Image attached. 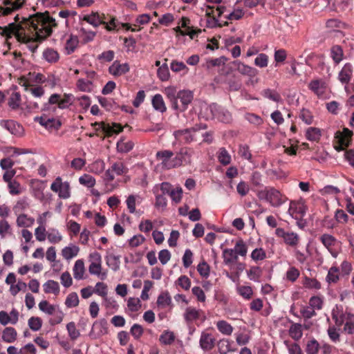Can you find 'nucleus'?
<instances>
[{"label":"nucleus","mask_w":354,"mask_h":354,"mask_svg":"<svg viewBox=\"0 0 354 354\" xmlns=\"http://www.w3.org/2000/svg\"><path fill=\"white\" fill-rule=\"evenodd\" d=\"M23 22L36 31L35 38L26 35L21 25H17L15 23H10L5 26L3 29V35L8 39L11 38L12 35H14L17 41L21 43H41L52 35L53 28L57 26L55 19L50 16L48 11L37 12L28 18L23 17Z\"/></svg>","instance_id":"obj_1"},{"label":"nucleus","mask_w":354,"mask_h":354,"mask_svg":"<svg viewBox=\"0 0 354 354\" xmlns=\"http://www.w3.org/2000/svg\"><path fill=\"white\" fill-rule=\"evenodd\" d=\"M71 94H64V97L61 98V95L57 93L52 94L48 102L45 103L41 109V111L47 112L48 113H55L57 111V106H53L57 104V107L61 109H67L72 104Z\"/></svg>","instance_id":"obj_2"},{"label":"nucleus","mask_w":354,"mask_h":354,"mask_svg":"<svg viewBox=\"0 0 354 354\" xmlns=\"http://www.w3.org/2000/svg\"><path fill=\"white\" fill-rule=\"evenodd\" d=\"M194 94L189 90H181L178 92L176 100L171 108L179 112H183L187 109L188 105L192 102Z\"/></svg>","instance_id":"obj_3"},{"label":"nucleus","mask_w":354,"mask_h":354,"mask_svg":"<svg viewBox=\"0 0 354 354\" xmlns=\"http://www.w3.org/2000/svg\"><path fill=\"white\" fill-rule=\"evenodd\" d=\"M208 109L211 113V119H216L218 122L225 124L230 123L232 120L231 113L227 109L216 103L209 104Z\"/></svg>","instance_id":"obj_4"},{"label":"nucleus","mask_w":354,"mask_h":354,"mask_svg":"<svg viewBox=\"0 0 354 354\" xmlns=\"http://www.w3.org/2000/svg\"><path fill=\"white\" fill-rule=\"evenodd\" d=\"M194 153V150L189 147H183L176 153L173 162H174L175 168L179 167L183 165H190L192 157Z\"/></svg>","instance_id":"obj_5"},{"label":"nucleus","mask_w":354,"mask_h":354,"mask_svg":"<svg viewBox=\"0 0 354 354\" xmlns=\"http://www.w3.org/2000/svg\"><path fill=\"white\" fill-rule=\"evenodd\" d=\"M173 151L170 150H161L156 153V159L161 160L162 167L165 169H171L175 168L174 162H173Z\"/></svg>","instance_id":"obj_6"},{"label":"nucleus","mask_w":354,"mask_h":354,"mask_svg":"<svg viewBox=\"0 0 354 354\" xmlns=\"http://www.w3.org/2000/svg\"><path fill=\"white\" fill-rule=\"evenodd\" d=\"M275 234L279 237L283 238L285 243L290 246L295 247L299 243V237L295 232H286L283 228L279 227L276 229Z\"/></svg>","instance_id":"obj_7"},{"label":"nucleus","mask_w":354,"mask_h":354,"mask_svg":"<svg viewBox=\"0 0 354 354\" xmlns=\"http://www.w3.org/2000/svg\"><path fill=\"white\" fill-rule=\"evenodd\" d=\"M216 344V339L212 334L203 331L199 339L201 348L204 351H209L214 348Z\"/></svg>","instance_id":"obj_8"},{"label":"nucleus","mask_w":354,"mask_h":354,"mask_svg":"<svg viewBox=\"0 0 354 354\" xmlns=\"http://www.w3.org/2000/svg\"><path fill=\"white\" fill-rule=\"evenodd\" d=\"M46 113V112H44ZM35 120L38 122L41 126L48 129H59L62 126V123L59 120L54 118H49L46 113H43L40 117H36Z\"/></svg>","instance_id":"obj_9"},{"label":"nucleus","mask_w":354,"mask_h":354,"mask_svg":"<svg viewBox=\"0 0 354 354\" xmlns=\"http://www.w3.org/2000/svg\"><path fill=\"white\" fill-rule=\"evenodd\" d=\"M93 127H98L99 129H101L104 133L106 134L107 136H111L113 133H119L122 131L123 128L120 124L113 123V126H110L109 124H106L104 122H94L92 124Z\"/></svg>","instance_id":"obj_10"},{"label":"nucleus","mask_w":354,"mask_h":354,"mask_svg":"<svg viewBox=\"0 0 354 354\" xmlns=\"http://www.w3.org/2000/svg\"><path fill=\"white\" fill-rule=\"evenodd\" d=\"M1 124L14 136H21L24 134V130L23 127L14 120H1Z\"/></svg>","instance_id":"obj_11"},{"label":"nucleus","mask_w":354,"mask_h":354,"mask_svg":"<svg viewBox=\"0 0 354 354\" xmlns=\"http://www.w3.org/2000/svg\"><path fill=\"white\" fill-rule=\"evenodd\" d=\"M306 207L301 203L291 201L288 209L289 214L295 219L298 217H304L306 214Z\"/></svg>","instance_id":"obj_12"},{"label":"nucleus","mask_w":354,"mask_h":354,"mask_svg":"<svg viewBox=\"0 0 354 354\" xmlns=\"http://www.w3.org/2000/svg\"><path fill=\"white\" fill-rule=\"evenodd\" d=\"M268 202H269L272 207H276L281 205L284 203V200L279 190L274 187H269Z\"/></svg>","instance_id":"obj_13"},{"label":"nucleus","mask_w":354,"mask_h":354,"mask_svg":"<svg viewBox=\"0 0 354 354\" xmlns=\"http://www.w3.org/2000/svg\"><path fill=\"white\" fill-rule=\"evenodd\" d=\"M129 71L128 64H120L118 61H115L109 68V72L114 76H120Z\"/></svg>","instance_id":"obj_14"},{"label":"nucleus","mask_w":354,"mask_h":354,"mask_svg":"<svg viewBox=\"0 0 354 354\" xmlns=\"http://www.w3.org/2000/svg\"><path fill=\"white\" fill-rule=\"evenodd\" d=\"M97 330V336H102L106 335L109 332L108 330V322L106 319L102 318L99 320H96L92 327V330L90 333V335H92L94 330Z\"/></svg>","instance_id":"obj_15"},{"label":"nucleus","mask_w":354,"mask_h":354,"mask_svg":"<svg viewBox=\"0 0 354 354\" xmlns=\"http://www.w3.org/2000/svg\"><path fill=\"white\" fill-rule=\"evenodd\" d=\"M353 66L350 63H346L343 66L338 75L339 80L342 84H348L352 77Z\"/></svg>","instance_id":"obj_16"},{"label":"nucleus","mask_w":354,"mask_h":354,"mask_svg":"<svg viewBox=\"0 0 354 354\" xmlns=\"http://www.w3.org/2000/svg\"><path fill=\"white\" fill-rule=\"evenodd\" d=\"M82 19L95 28L98 27L100 24H106V21H103L100 18V13L97 12L93 11L90 15H84Z\"/></svg>","instance_id":"obj_17"},{"label":"nucleus","mask_w":354,"mask_h":354,"mask_svg":"<svg viewBox=\"0 0 354 354\" xmlns=\"http://www.w3.org/2000/svg\"><path fill=\"white\" fill-rule=\"evenodd\" d=\"M233 344L232 341L228 339H221L217 343L218 350L219 354H227L230 352H234L236 351V348L232 347Z\"/></svg>","instance_id":"obj_18"},{"label":"nucleus","mask_w":354,"mask_h":354,"mask_svg":"<svg viewBox=\"0 0 354 354\" xmlns=\"http://www.w3.org/2000/svg\"><path fill=\"white\" fill-rule=\"evenodd\" d=\"M233 64L236 66V70L243 75L254 77L257 74V70L254 68L245 65L241 62H234Z\"/></svg>","instance_id":"obj_19"},{"label":"nucleus","mask_w":354,"mask_h":354,"mask_svg":"<svg viewBox=\"0 0 354 354\" xmlns=\"http://www.w3.org/2000/svg\"><path fill=\"white\" fill-rule=\"evenodd\" d=\"M192 132H193V131L191 128L185 129L174 131V135L176 139L180 140L185 143H189L194 140L193 136L191 133Z\"/></svg>","instance_id":"obj_20"},{"label":"nucleus","mask_w":354,"mask_h":354,"mask_svg":"<svg viewBox=\"0 0 354 354\" xmlns=\"http://www.w3.org/2000/svg\"><path fill=\"white\" fill-rule=\"evenodd\" d=\"M79 44V39L77 36L71 34L68 39H67L65 44V50L67 55L72 54Z\"/></svg>","instance_id":"obj_21"},{"label":"nucleus","mask_w":354,"mask_h":354,"mask_svg":"<svg viewBox=\"0 0 354 354\" xmlns=\"http://www.w3.org/2000/svg\"><path fill=\"white\" fill-rule=\"evenodd\" d=\"M17 333L12 327H6L2 333V340L7 343H12L17 339Z\"/></svg>","instance_id":"obj_22"},{"label":"nucleus","mask_w":354,"mask_h":354,"mask_svg":"<svg viewBox=\"0 0 354 354\" xmlns=\"http://www.w3.org/2000/svg\"><path fill=\"white\" fill-rule=\"evenodd\" d=\"M44 291L46 294L53 293L57 295L59 293V285L57 281L54 280H48L43 285Z\"/></svg>","instance_id":"obj_23"},{"label":"nucleus","mask_w":354,"mask_h":354,"mask_svg":"<svg viewBox=\"0 0 354 354\" xmlns=\"http://www.w3.org/2000/svg\"><path fill=\"white\" fill-rule=\"evenodd\" d=\"M84 272L85 268L84 261L82 259L77 260L73 267L74 278L77 280L84 279Z\"/></svg>","instance_id":"obj_24"},{"label":"nucleus","mask_w":354,"mask_h":354,"mask_svg":"<svg viewBox=\"0 0 354 354\" xmlns=\"http://www.w3.org/2000/svg\"><path fill=\"white\" fill-rule=\"evenodd\" d=\"M120 256L115 255L113 254H108L106 256V264L109 266L113 271H118L120 269Z\"/></svg>","instance_id":"obj_25"},{"label":"nucleus","mask_w":354,"mask_h":354,"mask_svg":"<svg viewBox=\"0 0 354 354\" xmlns=\"http://www.w3.org/2000/svg\"><path fill=\"white\" fill-rule=\"evenodd\" d=\"M223 263L225 265L230 266L236 261L238 256L234 250L226 248L223 251Z\"/></svg>","instance_id":"obj_26"},{"label":"nucleus","mask_w":354,"mask_h":354,"mask_svg":"<svg viewBox=\"0 0 354 354\" xmlns=\"http://www.w3.org/2000/svg\"><path fill=\"white\" fill-rule=\"evenodd\" d=\"M289 335L294 340H299L303 335L301 324L298 323L292 324L289 329Z\"/></svg>","instance_id":"obj_27"},{"label":"nucleus","mask_w":354,"mask_h":354,"mask_svg":"<svg viewBox=\"0 0 354 354\" xmlns=\"http://www.w3.org/2000/svg\"><path fill=\"white\" fill-rule=\"evenodd\" d=\"M44 58L49 63H55L59 59V55L53 48H48L43 52Z\"/></svg>","instance_id":"obj_28"},{"label":"nucleus","mask_w":354,"mask_h":354,"mask_svg":"<svg viewBox=\"0 0 354 354\" xmlns=\"http://www.w3.org/2000/svg\"><path fill=\"white\" fill-rule=\"evenodd\" d=\"M330 55L335 64H339L344 57V52L342 48L339 45L332 46L330 49Z\"/></svg>","instance_id":"obj_29"},{"label":"nucleus","mask_w":354,"mask_h":354,"mask_svg":"<svg viewBox=\"0 0 354 354\" xmlns=\"http://www.w3.org/2000/svg\"><path fill=\"white\" fill-rule=\"evenodd\" d=\"M25 0H16L15 1H13V7L3 8L2 6H0V13H1L4 16L8 15L11 14L12 12L20 9L23 6Z\"/></svg>","instance_id":"obj_30"},{"label":"nucleus","mask_w":354,"mask_h":354,"mask_svg":"<svg viewBox=\"0 0 354 354\" xmlns=\"http://www.w3.org/2000/svg\"><path fill=\"white\" fill-rule=\"evenodd\" d=\"M152 105H153V107L156 111H158L161 113H164L167 110L163 98H162V95L160 94H156L153 96V97L152 99Z\"/></svg>","instance_id":"obj_31"},{"label":"nucleus","mask_w":354,"mask_h":354,"mask_svg":"<svg viewBox=\"0 0 354 354\" xmlns=\"http://www.w3.org/2000/svg\"><path fill=\"white\" fill-rule=\"evenodd\" d=\"M199 310L192 307H187L184 314V318L187 323L199 319Z\"/></svg>","instance_id":"obj_32"},{"label":"nucleus","mask_w":354,"mask_h":354,"mask_svg":"<svg viewBox=\"0 0 354 354\" xmlns=\"http://www.w3.org/2000/svg\"><path fill=\"white\" fill-rule=\"evenodd\" d=\"M322 136L321 130L317 127H309L306 132V137L310 141H319Z\"/></svg>","instance_id":"obj_33"},{"label":"nucleus","mask_w":354,"mask_h":354,"mask_svg":"<svg viewBox=\"0 0 354 354\" xmlns=\"http://www.w3.org/2000/svg\"><path fill=\"white\" fill-rule=\"evenodd\" d=\"M216 327L223 335H230L233 331V327L225 320L218 321L216 323Z\"/></svg>","instance_id":"obj_34"},{"label":"nucleus","mask_w":354,"mask_h":354,"mask_svg":"<svg viewBox=\"0 0 354 354\" xmlns=\"http://www.w3.org/2000/svg\"><path fill=\"white\" fill-rule=\"evenodd\" d=\"M79 248L76 245L72 247H65L62 251V256L64 259L68 260L76 257L79 252Z\"/></svg>","instance_id":"obj_35"},{"label":"nucleus","mask_w":354,"mask_h":354,"mask_svg":"<svg viewBox=\"0 0 354 354\" xmlns=\"http://www.w3.org/2000/svg\"><path fill=\"white\" fill-rule=\"evenodd\" d=\"M134 143L132 141L124 142L122 139H120L117 142V150L120 153H128L133 149Z\"/></svg>","instance_id":"obj_36"},{"label":"nucleus","mask_w":354,"mask_h":354,"mask_svg":"<svg viewBox=\"0 0 354 354\" xmlns=\"http://www.w3.org/2000/svg\"><path fill=\"white\" fill-rule=\"evenodd\" d=\"M160 342L165 345H170L175 340L174 333L169 330H165L160 336Z\"/></svg>","instance_id":"obj_37"},{"label":"nucleus","mask_w":354,"mask_h":354,"mask_svg":"<svg viewBox=\"0 0 354 354\" xmlns=\"http://www.w3.org/2000/svg\"><path fill=\"white\" fill-rule=\"evenodd\" d=\"M262 270L259 266H252L250 270H247V274L250 280L259 281L261 276Z\"/></svg>","instance_id":"obj_38"},{"label":"nucleus","mask_w":354,"mask_h":354,"mask_svg":"<svg viewBox=\"0 0 354 354\" xmlns=\"http://www.w3.org/2000/svg\"><path fill=\"white\" fill-rule=\"evenodd\" d=\"M35 222L33 218H28L25 214H20L17 218V225L19 227H28L32 225Z\"/></svg>","instance_id":"obj_39"},{"label":"nucleus","mask_w":354,"mask_h":354,"mask_svg":"<svg viewBox=\"0 0 354 354\" xmlns=\"http://www.w3.org/2000/svg\"><path fill=\"white\" fill-rule=\"evenodd\" d=\"M338 272H339V268L337 267H335V266L331 267L328 272V274L326 278V281L328 283H337L339 279Z\"/></svg>","instance_id":"obj_40"},{"label":"nucleus","mask_w":354,"mask_h":354,"mask_svg":"<svg viewBox=\"0 0 354 354\" xmlns=\"http://www.w3.org/2000/svg\"><path fill=\"white\" fill-rule=\"evenodd\" d=\"M320 346L319 342L313 339L306 344V352L307 354H318Z\"/></svg>","instance_id":"obj_41"},{"label":"nucleus","mask_w":354,"mask_h":354,"mask_svg":"<svg viewBox=\"0 0 354 354\" xmlns=\"http://www.w3.org/2000/svg\"><path fill=\"white\" fill-rule=\"evenodd\" d=\"M261 94L264 97L268 98L276 102H279L281 100L279 93H278L276 91L272 90L270 88L264 89L262 91Z\"/></svg>","instance_id":"obj_42"},{"label":"nucleus","mask_w":354,"mask_h":354,"mask_svg":"<svg viewBox=\"0 0 354 354\" xmlns=\"http://www.w3.org/2000/svg\"><path fill=\"white\" fill-rule=\"evenodd\" d=\"M157 75L159 79L162 81H167L169 78V71L168 66L166 63L163 64L161 66H159L157 71Z\"/></svg>","instance_id":"obj_43"},{"label":"nucleus","mask_w":354,"mask_h":354,"mask_svg":"<svg viewBox=\"0 0 354 354\" xmlns=\"http://www.w3.org/2000/svg\"><path fill=\"white\" fill-rule=\"evenodd\" d=\"M66 329L71 340L74 341L80 336V333L76 328L75 324L73 322H71L66 325Z\"/></svg>","instance_id":"obj_44"},{"label":"nucleus","mask_w":354,"mask_h":354,"mask_svg":"<svg viewBox=\"0 0 354 354\" xmlns=\"http://www.w3.org/2000/svg\"><path fill=\"white\" fill-rule=\"evenodd\" d=\"M218 159L223 165H227L231 162V156L228 153L227 151L223 147L219 149Z\"/></svg>","instance_id":"obj_45"},{"label":"nucleus","mask_w":354,"mask_h":354,"mask_svg":"<svg viewBox=\"0 0 354 354\" xmlns=\"http://www.w3.org/2000/svg\"><path fill=\"white\" fill-rule=\"evenodd\" d=\"M320 241L327 249H329L330 247L335 245L336 239L330 234H324L321 236Z\"/></svg>","instance_id":"obj_46"},{"label":"nucleus","mask_w":354,"mask_h":354,"mask_svg":"<svg viewBox=\"0 0 354 354\" xmlns=\"http://www.w3.org/2000/svg\"><path fill=\"white\" fill-rule=\"evenodd\" d=\"M79 304V298L76 292L70 293L65 301V305L68 308H73L77 306Z\"/></svg>","instance_id":"obj_47"},{"label":"nucleus","mask_w":354,"mask_h":354,"mask_svg":"<svg viewBox=\"0 0 354 354\" xmlns=\"http://www.w3.org/2000/svg\"><path fill=\"white\" fill-rule=\"evenodd\" d=\"M81 185L86 186L88 188L93 187L95 184V179L89 174H84L79 178Z\"/></svg>","instance_id":"obj_48"},{"label":"nucleus","mask_w":354,"mask_h":354,"mask_svg":"<svg viewBox=\"0 0 354 354\" xmlns=\"http://www.w3.org/2000/svg\"><path fill=\"white\" fill-rule=\"evenodd\" d=\"M171 303V298L168 292L159 295L157 299V304L160 306H169Z\"/></svg>","instance_id":"obj_49"},{"label":"nucleus","mask_w":354,"mask_h":354,"mask_svg":"<svg viewBox=\"0 0 354 354\" xmlns=\"http://www.w3.org/2000/svg\"><path fill=\"white\" fill-rule=\"evenodd\" d=\"M197 270L200 275L204 278H207L209 276V266L204 260L197 266Z\"/></svg>","instance_id":"obj_50"},{"label":"nucleus","mask_w":354,"mask_h":354,"mask_svg":"<svg viewBox=\"0 0 354 354\" xmlns=\"http://www.w3.org/2000/svg\"><path fill=\"white\" fill-rule=\"evenodd\" d=\"M28 326L33 331H37L41 328L42 320L38 317H31L28 319Z\"/></svg>","instance_id":"obj_51"},{"label":"nucleus","mask_w":354,"mask_h":354,"mask_svg":"<svg viewBox=\"0 0 354 354\" xmlns=\"http://www.w3.org/2000/svg\"><path fill=\"white\" fill-rule=\"evenodd\" d=\"M164 93L166 95L167 99L169 100L171 106L176 100L178 92L176 88L174 86H168L165 88Z\"/></svg>","instance_id":"obj_52"},{"label":"nucleus","mask_w":354,"mask_h":354,"mask_svg":"<svg viewBox=\"0 0 354 354\" xmlns=\"http://www.w3.org/2000/svg\"><path fill=\"white\" fill-rule=\"evenodd\" d=\"M20 101L21 95L19 93H13L9 99V106L12 109H17L19 106Z\"/></svg>","instance_id":"obj_53"},{"label":"nucleus","mask_w":354,"mask_h":354,"mask_svg":"<svg viewBox=\"0 0 354 354\" xmlns=\"http://www.w3.org/2000/svg\"><path fill=\"white\" fill-rule=\"evenodd\" d=\"M299 118L304 121L306 124H311L313 122V116L311 112L306 109H302L301 110Z\"/></svg>","instance_id":"obj_54"},{"label":"nucleus","mask_w":354,"mask_h":354,"mask_svg":"<svg viewBox=\"0 0 354 354\" xmlns=\"http://www.w3.org/2000/svg\"><path fill=\"white\" fill-rule=\"evenodd\" d=\"M234 251L236 255L239 254L242 257L246 255L248 251L247 247L242 239H240L236 242Z\"/></svg>","instance_id":"obj_55"},{"label":"nucleus","mask_w":354,"mask_h":354,"mask_svg":"<svg viewBox=\"0 0 354 354\" xmlns=\"http://www.w3.org/2000/svg\"><path fill=\"white\" fill-rule=\"evenodd\" d=\"M127 306L131 312H136L141 307L140 301L138 298L130 297L127 301Z\"/></svg>","instance_id":"obj_56"},{"label":"nucleus","mask_w":354,"mask_h":354,"mask_svg":"<svg viewBox=\"0 0 354 354\" xmlns=\"http://www.w3.org/2000/svg\"><path fill=\"white\" fill-rule=\"evenodd\" d=\"M59 196L62 198L66 199L71 196L70 185L68 182L62 183L60 189L58 192Z\"/></svg>","instance_id":"obj_57"},{"label":"nucleus","mask_w":354,"mask_h":354,"mask_svg":"<svg viewBox=\"0 0 354 354\" xmlns=\"http://www.w3.org/2000/svg\"><path fill=\"white\" fill-rule=\"evenodd\" d=\"M111 170L120 176L127 172L128 169L126 168L122 162H115L111 167Z\"/></svg>","instance_id":"obj_58"},{"label":"nucleus","mask_w":354,"mask_h":354,"mask_svg":"<svg viewBox=\"0 0 354 354\" xmlns=\"http://www.w3.org/2000/svg\"><path fill=\"white\" fill-rule=\"evenodd\" d=\"M39 308L41 311L45 312L48 315H53L55 310V306L49 304V303L46 300L41 301L39 304Z\"/></svg>","instance_id":"obj_59"},{"label":"nucleus","mask_w":354,"mask_h":354,"mask_svg":"<svg viewBox=\"0 0 354 354\" xmlns=\"http://www.w3.org/2000/svg\"><path fill=\"white\" fill-rule=\"evenodd\" d=\"M143 333V328L138 324H134L130 329V333L136 339H138L142 335Z\"/></svg>","instance_id":"obj_60"},{"label":"nucleus","mask_w":354,"mask_h":354,"mask_svg":"<svg viewBox=\"0 0 354 354\" xmlns=\"http://www.w3.org/2000/svg\"><path fill=\"white\" fill-rule=\"evenodd\" d=\"M266 257V253L265 250L260 248L254 249L251 254V258L254 261L263 260Z\"/></svg>","instance_id":"obj_61"},{"label":"nucleus","mask_w":354,"mask_h":354,"mask_svg":"<svg viewBox=\"0 0 354 354\" xmlns=\"http://www.w3.org/2000/svg\"><path fill=\"white\" fill-rule=\"evenodd\" d=\"M238 292L243 298L247 299H250L253 295V291L250 286H240L239 288H238Z\"/></svg>","instance_id":"obj_62"},{"label":"nucleus","mask_w":354,"mask_h":354,"mask_svg":"<svg viewBox=\"0 0 354 354\" xmlns=\"http://www.w3.org/2000/svg\"><path fill=\"white\" fill-rule=\"evenodd\" d=\"M92 85V82L89 80H85L84 79H80L77 80V86L78 88L84 92H90L91 88V86Z\"/></svg>","instance_id":"obj_63"},{"label":"nucleus","mask_w":354,"mask_h":354,"mask_svg":"<svg viewBox=\"0 0 354 354\" xmlns=\"http://www.w3.org/2000/svg\"><path fill=\"white\" fill-rule=\"evenodd\" d=\"M193 262V253L189 249L185 251L183 257V263L185 268H189Z\"/></svg>","instance_id":"obj_64"}]
</instances>
